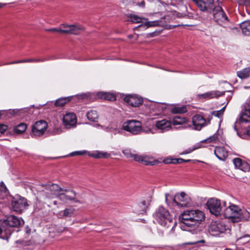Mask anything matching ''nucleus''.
Here are the masks:
<instances>
[{
  "instance_id": "f257e3e1",
  "label": "nucleus",
  "mask_w": 250,
  "mask_h": 250,
  "mask_svg": "<svg viewBox=\"0 0 250 250\" xmlns=\"http://www.w3.org/2000/svg\"><path fill=\"white\" fill-rule=\"evenodd\" d=\"M205 219V213L199 209L186 210L179 216L181 229L190 232L196 229Z\"/></svg>"
},
{
  "instance_id": "f03ea898",
  "label": "nucleus",
  "mask_w": 250,
  "mask_h": 250,
  "mask_svg": "<svg viewBox=\"0 0 250 250\" xmlns=\"http://www.w3.org/2000/svg\"><path fill=\"white\" fill-rule=\"evenodd\" d=\"M224 216L232 222L248 221L250 213L245 208H240L238 206L229 203L223 212Z\"/></svg>"
},
{
  "instance_id": "7ed1b4c3",
  "label": "nucleus",
  "mask_w": 250,
  "mask_h": 250,
  "mask_svg": "<svg viewBox=\"0 0 250 250\" xmlns=\"http://www.w3.org/2000/svg\"><path fill=\"white\" fill-rule=\"evenodd\" d=\"M154 216L158 223L166 228L167 233L168 234L174 232V229L176 226V222L173 220L167 210L163 207H160L156 211Z\"/></svg>"
},
{
  "instance_id": "20e7f679",
  "label": "nucleus",
  "mask_w": 250,
  "mask_h": 250,
  "mask_svg": "<svg viewBox=\"0 0 250 250\" xmlns=\"http://www.w3.org/2000/svg\"><path fill=\"white\" fill-rule=\"evenodd\" d=\"M24 224L23 220L14 215H10L0 227V238L7 240L10 236L12 230L11 227H19Z\"/></svg>"
},
{
  "instance_id": "39448f33",
  "label": "nucleus",
  "mask_w": 250,
  "mask_h": 250,
  "mask_svg": "<svg viewBox=\"0 0 250 250\" xmlns=\"http://www.w3.org/2000/svg\"><path fill=\"white\" fill-rule=\"evenodd\" d=\"M169 198H170L176 205L181 207H187L191 204L190 197L184 192L177 193L174 197L170 196L169 193H165V201L167 204H168Z\"/></svg>"
},
{
  "instance_id": "423d86ee",
  "label": "nucleus",
  "mask_w": 250,
  "mask_h": 250,
  "mask_svg": "<svg viewBox=\"0 0 250 250\" xmlns=\"http://www.w3.org/2000/svg\"><path fill=\"white\" fill-rule=\"evenodd\" d=\"M208 230L213 236L222 237L229 229L223 222H213L209 225Z\"/></svg>"
},
{
  "instance_id": "0eeeda50",
  "label": "nucleus",
  "mask_w": 250,
  "mask_h": 250,
  "mask_svg": "<svg viewBox=\"0 0 250 250\" xmlns=\"http://www.w3.org/2000/svg\"><path fill=\"white\" fill-rule=\"evenodd\" d=\"M122 129L129 132L133 135H137L142 130V125L140 122L130 120L124 122L122 125Z\"/></svg>"
},
{
  "instance_id": "6e6552de",
  "label": "nucleus",
  "mask_w": 250,
  "mask_h": 250,
  "mask_svg": "<svg viewBox=\"0 0 250 250\" xmlns=\"http://www.w3.org/2000/svg\"><path fill=\"white\" fill-rule=\"evenodd\" d=\"M207 206L210 212L216 216L220 215L223 209L220 200L215 198L209 199L207 203Z\"/></svg>"
},
{
  "instance_id": "1a4fd4ad",
  "label": "nucleus",
  "mask_w": 250,
  "mask_h": 250,
  "mask_svg": "<svg viewBox=\"0 0 250 250\" xmlns=\"http://www.w3.org/2000/svg\"><path fill=\"white\" fill-rule=\"evenodd\" d=\"M61 27L62 29V33L65 34L78 35L83 30V26L79 24L62 23L61 24Z\"/></svg>"
},
{
  "instance_id": "9d476101",
  "label": "nucleus",
  "mask_w": 250,
  "mask_h": 250,
  "mask_svg": "<svg viewBox=\"0 0 250 250\" xmlns=\"http://www.w3.org/2000/svg\"><path fill=\"white\" fill-rule=\"evenodd\" d=\"M47 126V123L45 121L36 122L32 126V133L35 136H41L44 133Z\"/></svg>"
},
{
  "instance_id": "9b49d317",
  "label": "nucleus",
  "mask_w": 250,
  "mask_h": 250,
  "mask_svg": "<svg viewBox=\"0 0 250 250\" xmlns=\"http://www.w3.org/2000/svg\"><path fill=\"white\" fill-rule=\"evenodd\" d=\"M57 194V198L63 203H67L68 201H73L74 203H80V201L76 198V193L74 190H71V195L67 194V192L62 191Z\"/></svg>"
},
{
  "instance_id": "f8f14e48",
  "label": "nucleus",
  "mask_w": 250,
  "mask_h": 250,
  "mask_svg": "<svg viewBox=\"0 0 250 250\" xmlns=\"http://www.w3.org/2000/svg\"><path fill=\"white\" fill-rule=\"evenodd\" d=\"M11 205L14 211L21 213L28 206L26 199L20 197L18 199L14 198Z\"/></svg>"
},
{
  "instance_id": "ddd939ff",
  "label": "nucleus",
  "mask_w": 250,
  "mask_h": 250,
  "mask_svg": "<svg viewBox=\"0 0 250 250\" xmlns=\"http://www.w3.org/2000/svg\"><path fill=\"white\" fill-rule=\"evenodd\" d=\"M211 118V117H208V121L207 122L202 116L200 115H195L192 118V125L194 126V129L197 130H200L203 127L209 123Z\"/></svg>"
},
{
  "instance_id": "4468645a",
  "label": "nucleus",
  "mask_w": 250,
  "mask_h": 250,
  "mask_svg": "<svg viewBox=\"0 0 250 250\" xmlns=\"http://www.w3.org/2000/svg\"><path fill=\"white\" fill-rule=\"evenodd\" d=\"M213 16L215 21L219 24L228 21V17L221 6H217L214 7Z\"/></svg>"
},
{
  "instance_id": "2eb2a0df",
  "label": "nucleus",
  "mask_w": 250,
  "mask_h": 250,
  "mask_svg": "<svg viewBox=\"0 0 250 250\" xmlns=\"http://www.w3.org/2000/svg\"><path fill=\"white\" fill-rule=\"evenodd\" d=\"M63 124L67 128H70L75 126L77 123V118L75 114L72 112L66 113L62 119Z\"/></svg>"
},
{
  "instance_id": "dca6fc26",
  "label": "nucleus",
  "mask_w": 250,
  "mask_h": 250,
  "mask_svg": "<svg viewBox=\"0 0 250 250\" xmlns=\"http://www.w3.org/2000/svg\"><path fill=\"white\" fill-rule=\"evenodd\" d=\"M202 11H208L214 6V0H193Z\"/></svg>"
},
{
  "instance_id": "f3484780",
  "label": "nucleus",
  "mask_w": 250,
  "mask_h": 250,
  "mask_svg": "<svg viewBox=\"0 0 250 250\" xmlns=\"http://www.w3.org/2000/svg\"><path fill=\"white\" fill-rule=\"evenodd\" d=\"M151 202L150 198L141 200L134 209V212L138 214H144L146 212Z\"/></svg>"
},
{
  "instance_id": "a211bd4d",
  "label": "nucleus",
  "mask_w": 250,
  "mask_h": 250,
  "mask_svg": "<svg viewBox=\"0 0 250 250\" xmlns=\"http://www.w3.org/2000/svg\"><path fill=\"white\" fill-rule=\"evenodd\" d=\"M125 101L133 107H138L143 103V99L137 95H128L125 97Z\"/></svg>"
},
{
  "instance_id": "6ab92c4d",
  "label": "nucleus",
  "mask_w": 250,
  "mask_h": 250,
  "mask_svg": "<svg viewBox=\"0 0 250 250\" xmlns=\"http://www.w3.org/2000/svg\"><path fill=\"white\" fill-rule=\"evenodd\" d=\"M225 93V92H220L218 90L211 91L204 94H198L197 97L199 99H209L214 98H218L222 96Z\"/></svg>"
},
{
  "instance_id": "aec40b11",
  "label": "nucleus",
  "mask_w": 250,
  "mask_h": 250,
  "mask_svg": "<svg viewBox=\"0 0 250 250\" xmlns=\"http://www.w3.org/2000/svg\"><path fill=\"white\" fill-rule=\"evenodd\" d=\"M233 164L236 168L244 171H249L250 170V166L246 162L243 161L240 158H235L233 160Z\"/></svg>"
},
{
  "instance_id": "412c9836",
  "label": "nucleus",
  "mask_w": 250,
  "mask_h": 250,
  "mask_svg": "<svg viewBox=\"0 0 250 250\" xmlns=\"http://www.w3.org/2000/svg\"><path fill=\"white\" fill-rule=\"evenodd\" d=\"M152 158L144 155H138L136 157V161L142 163L145 165L153 166L157 163L158 161L156 160H152Z\"/></svg>"
},
{
  "instance_id": "4be33fe9",
  "label": "nucleus",
  "mask_w": 250,
  "mask_h": 250,
  "mask_svg": "<svg viewBox=\"0 0 250 250\" xmlns=\"http://www.w3.org/2000/svg\"><path fill=\"white\" fill-rule=\"evenodd\" d=\"M214 154L220 160H225L228 157V152L223 147H216L214 150Z\"/></svg>"
},
{
  "instance_id": "5701e85b",
  "label": "nucleus",
  "mask_w": 250,
  "mask_h": 250,
  "mask_svg": "<svg viewBox=\"0 0 250 250\" xmlns=\"http://www.w3.org/2000/svg\"><path fill=\"white\" fill-rule=\"evenodd\" d=\"M244 110L242 112L239 118L240 123L250 122V109L246 108V105H243Z\"/></svg>"
},
{
  "instance_id": "b1692460",
  "label": "nucleus",
  "mask_w": 250,
  "mask_h": 250,
  "mask_svg": "<svg viewBox=\"0 0 250 250\" xmlns=\"http://www.w3.org/2000/svg\"><path fill=\"white\" fill-rule=\"evenodd\" d=\"M155 125L159 129L168 130L170 128V123L167 120H162L157 121Z\"/></svg>"
},
{
  "instance_id": "393cba45",
  "label": "nucleus",
  "mask_w": 250,
  "mask_h": 250,
  "mask_svg": "<svg viewBox=\"0 0 250 250\" xmlns=\"http://www.w3.org/2000/svg\"><path fill=\"white\" fill-rule=\"evenodd\" d=\"M46 188L47 189L49 190L51 192H53L54 194L56 195V197H57V194L58 193H60L61 191H64L67 192L68 190L66 189H62L59 185L57 184H52L46 185Z\"/></svg>"
},
{
  "instance_id": "a878e982",
  "label": "nucleus",
  "mask_w": 250,
  "mask_h": 250,
  "mask_svg": "<svg viewBox=\"0 0 250 250\" xmlns=\"http://www.w3.org/2000/svg\"><path fill=\"white\" fill-rule=\"evenodd\" d=\"M75 211V209L73 208H67L61 211L58 213V216L61 217H70L74 214Z\"/></svg>"
},
{
  "instance_id": "bb28decb",
  "label": "nucleus",
  "mask_w": 250,
  "mask_h": 250,
  "mask_svg": "<svg viewBox=\"0 0 250 250\" xmlns=\"http://www.w3.org/2000/svg\"><path fill=\"white\" fill-rule=\"evenodd\" d=\"M240 28L243 34L250 35V21H245L240 24Z\"/></svg>"
},
{
  "instance_id": "cd10ccee",
  "label": "nucleus",
  "mask_w": 250,
  "mask_h": 250,
  "mask_svg": "<svg viewBox=\"0 0 250 250\" xmlns=\"http://www.w3.org/2000/svg\"><path fill=\"white\" fill-rule=\"evenodd\" d=\"M237 76L241 79H247L250 77V67L243 69L237 72Z\"/></svg>"
},
{
  "instance_id": "c85d7f7f",
  "label": "nucleus",
  "mask_w": 250,
  "mask_h": 250,
  "mask_svg": "<svg viewBox=\"0 0 250 250\" xmlns=\"http://www.w3.org/2000/svg\"><path fill=\"white\" fill-rule=\"evenodd\" d=\"M27 127L26 124L21 123L14 127L13 131L17 134H21L26 130Z\"/></svg>"
},
{
  "instance_id": "c756f323",
  "label": "nucleus",
  "mask_w": 250,
  "mask_h": 250,
  "mask_svg": "<svg viewBox=\"0 0 250 250\" xmlns=\"http://www.w3.org/2000/svg\"><path fill=\"white\" fill-rule=\"evenodd\" d=\"M98 96L102 99L109 101L114 100L116 99L114 94L107 92H99L98 93Z\"/></svg>"
},
{
  "instance_id": "7c9ffc66",
  "label": "nucleus",
  "mask_w": 250,
  "mask_h": 250,
  "mask_svg": "<svg viewBox=\"0 0 250 250\" xmlns=\"http://www.w3.org/2000/svg\"><path fill=\"white\" fill-rule=\"evenodd\" d=\"M172 124L174 125H182L187 122L186 118L179 116H175L172 120Z\"/></svg>"
},
{
  "instance_id": "2f4dec72",
  "label": "nucleus",
  "mask_w": 250,
  "mask_h": 250,
  "mask_svg": "<svg viewBox=\"0 0 250 250\" xmlns=\"http://www.w3.org/2000/svg\"><path fill=\"white\" fill-rule=\"evenodd\" d=\"M87 119L92 122H96L97 121L98 116L96 111L91 110L89 111L86 114Z\"/></svg>"
},
{
  "instance_id": "473e14b6",
  "label": "nucleus",
  "mask_w": 250,
  "mask_h": 250,
  "mask_svg": "<svg viewBox=\"0 0 250 250\" xmlns=\"http://www.w3.org/2000/svg\"><path fill=\"white\" fill-rule=\"evenodd\" d=\"M70 99L69 97L68 98H62L61 99H59L56 100L55 103V104L56 106H63L66 103L69 101Z\"/></svg>"
},
{
  "instance_id": "72a5a7b5",
  "label": "nucleus",
  "mask_w": 250,
  "mask_h": 250,
  "mask_svg": "<svg viewBox=\"0 0 250 250\" xmlns=\"http://www.w3.org/2000/svg\"><path fill=\"white\" fill-rule=\"evenodd\" d=\"M187 111V108L185 106L181 107H174L171 109V112L174 114L184 113Z\"/></svg>"
},
{
  "instance_id": "f704fd0d",
  "label": "nucleus",
  "mask_w": 250,
  "mask_h": 250,
  "mask_svg": "<svg viewBox=\"0 0 250 250\" xmlns=\"http://www.w3.org/2000/svg\"><path fill=\"white\" fill-rule=\"evenodd\" d=\"M129 18L130 21L133 23L143 22V20H145V19L141 18L135 15H131Z\"/></svg>"
},
{
  "instance_id": "c9c22d12",
  "label": "nucleus",
  "mask_w": 250,
  "mask_h": 250,
  "mask_svg": "<svg viewBox=\"0 0 250 250\" xmlns=\"http://www.w3.org/2000/svg\"><path fill=\"white\" fill-rule=\"evenodd\" d=\"M123 153L127 158H132L135 161H136L137 154H133L131 153L130 150L125 149L123 151Z\"/></svg>"
},
{
  "instance_id": "e433bc0d",
  "label": "nucleus",
  "mask_w": 250,
  "mask_h": 250,
  "mask_svg": "<svg viewBox=\"0 0 250 250\" xmlns=\"http://www.w3.org/2000/svg\"><path fill=\"white\" fill-rule=\"evenodd\" d=\"M250 236L249 235H247L245 236H244L243 237H240L237 239V241L242 244H244L245 243H247L249 242L250 240Z\"/></svg>"
},
{
  "instance_id": "4c0bfd02",
  "label": "nucleus",
  "mask_w": 250,
  "mask_h": 250,
  "mask_svg": "<svg viewBox=\"0 0 250 250\" xmlns=\"http://www.w3.org/2000/svg\"><path fill=\"white\" fill-rule=\"evenodd\" d=\"M158 24L159 22L158 21H147L145 23L144 26H146V28H148L151 26H156Z\"/></svg>"
},
{
  "instance_id": "58836bf2",
  "label": "nucleus",
  "mask_w": 250,
  "mask_h": 250,
  "mask_svg": "<svg viewBox=\"0 0 250 250\" xmlns=\"http://www.w3.org/2000/svg\"><path fill=\"white\" fill-rule=\"evenodd\" d=\"M190 160H184L182 158L174 159L172 160V163L173 164H181L183 162H188Z\"/></svg>"
},
{
  "instance_id": "ea45409f",
  "label": "nucleus",
  "mask_w": 250,
  "mask_h": 250,
  "mask_svg": "<svg viewBox=\"0 0 250 250\" xmlns=\"http://www.w3.org/2000/svg\"><path fill=\"white\" fill-rule=\"evenodd\" d=\"M21 109H13V110H9L8 112L9 114L12 115H19L20 114V113L21 112Z\"/></svg>"
},
{
  "instance_id": "a19ab883",
  "label": "nucleus",
  "mask_w": 250,
  "mask_h": 250,
  "mask_svg": "<svg viewBox=\"0 0 250 250\" xmlns=\"http://www.w3.org/2000/svg\"><path fill=\"white\" fill-rule=\"evenodd\" d=\"M8 129L6 125L0 124V135L3 134Z\"/></svg>"
},
{
  "instance_id": "79ce46f5",
  "label": "nucleus",
  "mask_w": 250,
  "mask_h": 250,
  "mask_svg": "<svg viewBox=\"0 0 250 250\" xmlns=\"http://www.w3.org/2000/svg\"><path fill=\"white\" fill-rule=\"evenodd\" d=\"M211 115L216 116L218 118H221L223 114L221 111L217 110L212 112Z\"/></svg>"
},
{
  "instance_id": "37998d69",
  "label": "nucleus",
  "mask_w": 250,
  "mask_h": 250,
  "mask_svg": "<svg viewBox=\"0 0 250 250\" xmlns=\"http://www.w3.org/2000/svg\"><path fill=\"white\" fill-rule=\"evenodd\" d=\"M217 140V136L216 135H214L212 136L207 139L205 141L207 142H214Z\"/></svg>"
},
{
  "instance_id": "c03bdc74",
  "label": "nucleus",
  "mask_w": 250,
  "mask_h": 250,
  "mask_svg": "<svg viewBox=\"0 0 250 250\" xmlns=\"http://www.w3.org/2000/svg\"><path fill=\"white\" fill-rule=\"evenodd\" d=\"M86 153V151H76L75 152H73L71 153V156L74 155H83Z\"/></svg>"
},
{
  "instance_id": "a18cd8bd",
  "label": "nucleus",
  "mask_w": 250,
  "mask_h": 250,
  "mask_svg": "<svg viewBox=\"0 0 250 250\" xmlns=\"http://www.w3.org/2000/svg\"><path fill=\"white\" fill-rule=\"evenodd\" d=\"M101 152L97 151L90 154V156L95 158H101Z\"/></svg>"
},
{
  "instance_id": "49530a36",
  "label": "nucleus",
  "mask_w": 250,
  "mask_h": 250,
  "mask_svg": "<svg viewBox=\"0 0 250 250\" xmlns=\"http://www.w3.org/2000/svg\"><path fill=\"white\" fill-rule=\"evenodd\" d=\"M196 149H197V148L195 147H193L192 148H189L185 150V151H184L182 153H181V154L183 155V154H187L190 153V152L196 150Z\"/></svg>"
},
{
  "instance_id": "de8ad7c7",
  "label": "nucleus",
  "mask_w": 250,
  "mask_h": 250,
  "mask_svg": "<svg viewBox=\"0 0 250 250\" xmlns=\"http://www.w3.org/2000/svg\"><path fill=\"white\" fill-rule=\"evenodd\" d=\"M47 31H50V32H60V33H62V29L61 27V25H60V26L58 28H50V29H47Z\"/></svg>"
},
{
  "instance_id": "09e8293b",
  "label": "nucleus",
  "mask_w": 250,
  "mask_h": 250,
  "mask_svg": "<svg viewBox=\"0 0 250 250\" xmlns=\"http://www.w3.org/2000/svg\"><path fill=\"white\" fill-rule=\"evenodd\" d=\"M101 158H107L110 156V154L107 152H101Z\"/></svg>"
},
{
  "instance_id": "8fccbe9b",
  "label": "nucleus",
  "mask_w": 250,
  "mask_h": 250,
  "mask_svg": "<svg viewBox=\"0 0 250 250\" xmlns=\"http://www.w3.org/2000/svg\"><path fill=\"white\" fill-rule=\"evenodd\" d=\"M205 242V241L204 240H200V241H196V242H189L188 244H189V245H194V244H197V243H204Z\"/></svg>"
},
{
  "instance_id": "3c124183",
  "label": "nucleus",
  "mask_w": 250,
  "mask_h": 250,
  "mask_svg": "<svg viewBox=\"0 0 250 250\" xmlns=\"http://www.w3.org/2000/svg\"><path fill=\"white\" fill-rule=\"evenodd\" d=\"M142 131H143V132H144L145 133H154V132H153V131L152 130V129H150V128H149V129H146H146H143V130L142 129Z\"/></svg>"
},
{
  "instance_id": "603ef678",
  "label": "nucleus",
  "mask_w": 250,
  "mask_h": 250,
  "mask_svg": "<svg viewBox=\"0 0 250 250\" xmlns=\"http://www.w3.org/2000/svg\"><path fill=\"white\" fill-rule=\"evenodd\" d=\"M132 0H122V1L125 5H127L130 4Z\"/></svg>"
},
{
  "instance_id": "864d4df0",
  "label": "nucleus",
  "mask_w": 250,
  "mask_h": 250,
  "mask_svg": "<svg viewBox=\"0 0 250 250\" xmlns=\"http://www.w3.org/2000/svg\"><path fill=\"white\" fill-rule=\"evenodd\" d=\"M35 62V60L33 59H25V62Z\"/></svg>"
},
{
  "instance_id": "5fc2aeb1",
  "label": "nucleus",
  "mask_w": 250,
  "mask_h": 250,
  "mask_svg": "<svg viewBox=\"0 0 250 250\" xmlns=\"http://www.w3.org/2000/svg\"><path fill=\"white\" fill-rule=\"evenodd\" d=\"M35 62H43L46 60H47L46 59H35Z\"/></svg>"
},
{
  "instance_id": "6e6d98bb",
  "label": "nucleus",
  "mask_w": 250,
  "mask_h": 250,
  "mask_svg": "<svg viewBox=\"0 0 250 250\" xmlns=\"http://www.w3.org/2000/svg\"><path fill=\"white\" fill-rule=\"evenodd\" d=\"M16 63H25V59H23V60H20L16 61Z\"/></svg>"
},
{
  "instance_id": "4d7b16f0",
  "label": "nucleus",
  "mask_w": 250,
  "mask_h": 250,
  "mask_svg": "<svg viewBox=\"0 0 250 250\" xmlns=\"http://www.w3.org/2000/svg\"><path fill=\"white\" fill-rule=\"evenodd\" d=\"M16 61H13V62H11L6 63L5 64V65H9V64H16Z\"/></svg>"
},
{
  "instance_id": "13d9d810",
  "label": "nucleus",
  "mask_w": 250,
  "mask_h": 250,
  "mask_svg": "<svg viewBox=\"0 0 250 250\" xmlns=\"http://www.w3.org/2000/svg\"><path fill=\"white\" fill-rule=\"evenodd\" d=\"M138 5L140 6L144 7L145 6V2H144V1H142V2L138 3Z\"/></svg>"
},
{
  "instance_id": "bf43d9fd",
  "label": "nucleus",
  "mask_w": 250,
  "mask_h": 250,
  "mask_svg": "<svg viewBox=\"0 0 250 250\" xmlns=\"http://www.w3.org/2000/svg\"><path fill=\"white\" fill-rule=\"evenodd\" d=\"M233 128H234V129L237 132V134L238 135H239V133H238V132L237 131V129L236 128V125H234V126H233Z\"/></svg>"
},
{
  "instance_id": "052dcab7",
  "label": "nucleus",
  "mask_w": 250,
  "mask_h": 250,
  "mask_svg": "<svg viewBox=\"0 0 250 250\" xmlns=\"http://www.w3.org/2000/svg\"><path fill=\"white\" fill-rule=\"evenodd\" d=\"M225 108H226V106H224L221 109H220L219 110L221 111L222 112V113L223 114L225 111Z\"/></svg>"
},
{
  "instance_id": "680f3d73",
  "label": "nucleus",
  "mask_w": 250,
  "mask_h": 250,
  "mask_svg": "<svg viewBox=\"0 0 250 250\" xmlns=\"http://www.w3.org/2000/svg\"><path fill=\"white\" fill-rule=\"evenodd\" d=\"M4 112V110H1V111H0V118L1 117V116H2L3 113Z\"/></svg>"
},
{
  "instance_id": "e2e57ef3",
  "label": "nucleus",
  "mask_w": 250,
  "mask_h": 250,
  "mask_svg": "<svg viewBox=\"0 0 250 250\" xmlns=\"http://www.w3.org/2000/svg\"><path fill=\"white\" fill-rule=\"evenodd\" d=\"M248 134L250 135V127L248 129Z\"/></svg>"
},
{
  "instance_id": "0e129e2a",
  "label": "nucleus",
  "mask_w": 250,
  "mask_h": 250,
  "mask_svg": "<svg viewBox=\"0 0 250 250\" xmlns=\"http://www.w3.org/2000/svg\"><path fill=\"white\" fill-rule=\"evenodd\" d=\"M57 204H58L57 201H54V202H53V204H54V205H57Z\"/></svg>"
},
{
  "instance_id": "69168bd1",
  "label": "nucleus",
  "mask_w": 250,
  "mask_h": 250,
  "mask_svg": "<svg viewBox=\"0 0 250 250\" xmlns=\"http://www.w3.org/2000/svg\"><path fill=\"white\" fill-rule=\"evenodd\" d=\"M57 134H59L61 132V130L59 129H57Z\"/></svg>"
},
{
  "instance_id": "338daca9",
  "label": "nucleus",
  "mask_w": 250,
  "mask_h": 250,
  "mask_svg": "<svg viewBox=\"0 0 250 250\" xmlns=\"http://www.w3.org/2000/svg\"><path fill=\"white\" fill-rule=\"evenodd\" d=\"M5 4L0 3V8L3 7Z\"/></svg>"
},
{
  "instance_id": "774afa93",
  "label": "nucleus",
  "mask_w": 250,
  "mask_h": 250,
  "mask_svg": "<svg viewBox=\"0 0 250 250\" xmlns=\"http://www.w3.org/2000/svg\"><path fill=\"white\" fill-rule=\"evenodd\" d=\"M223 205H224V206L226 207V202H223Z\"/></svg>"
}]
</instances>
